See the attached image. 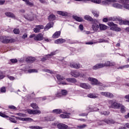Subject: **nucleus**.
<instances>
[{
	"instance_id": "1",
	"label": "nucleus",
	"mask_w": 129,
	"mask_h": 129,
	"mask_svg": "<svg viewBox=\"0 0 129 129\" xmlns=\"http://www.w3.org/2000/svg\"><path fill=\"white\" fill-rule=\"evenodd\" d=\"M109 21H112L114 22L115 21H118L119 22V25L122 26V25H127L129 26L128 20H122L121 18L117 17H110L109 18Z\"/></svg>"
},
{
	"instance_id": "2",
	"label": "nucleus",
	"mask_w": 129,
	"mask_h": 129,
	"mask_svg": "<svg viewBox=\"0 0 129 129\" xmlns=\"http://www.w3.org/2000/svg\"><path fill=\"white\" fill-rule=\"evenodd\" d=\"M108 26L111 27L110 30L112 31H115V32H120L121 31V28L118 27L117 24H115L113 22H108Z\"/></svg>"
},
{
	"instance_id": "3",
	"label": "nucleus",
	"mask_w": 129,
	"mask_h": 129,
	"mask_svg": "<svg viewBox=\"0 0 129 129\" xmlns=\"http://www.w3.org/2000/svg\"><path fill=\"white\" fill-rule=\"evenodd\" d=\"M108 103L109 107H110L111 108H115L116 109H119L121 104L116 102H113V101L112 100L109 101Z\"/></svg>"
},
{
	"instance_id": "4",
	"label": "nucleus",
	"mask_w": 129,
	"mask_h": 129,
	"mask_svg": "<svg viewBox=\"0 0 129 129\" xmlns=\"http://www.w3.org/2000/svg\"><path fill=\"white\" fill-rule=\"evenodd\" d=\"M88 80H89V81H91L92 85H100V86L102 85V84L100 82H98V80L95 78H89Z\"/></svg>"
},
{
	"instance_id": "5",
	"label": "nucleus",
	"mask_w": 129,
	"mask_h": 129,
	"mask_svg": "<svg viewBox=\"0 0 129 129\" xmlns=\"http://www.w3.org/2000/svg\"><path fill=\"white\" fill-rule=\"evenodd\" d=\"M100 94H101V95H103V96L108 97V98H113V97H114V96L112 93L108 92H101L100 93Z\"/></svg>"
},
{
	"instance_id": "6",
	"label": "nucleus",
	"mask_w": 129,
	"mask_h": 129,
	"mask_svg": "<svg viewBox=\"0 0 129 129\" xmlns=\"http://www.w3.org/2000/svg\"><path fill=\"white\" fill-rule=\"evenodd\" d=\"M26 111L29 114H40L41 111L39 110H32L30 109H27Z\"/></svg>"
},
{
	"instance_id": "7",
	"label": "nucleus",
	"mask_w": 129,
	"mask_h": 129,
	"mask_svg": "<svg viewBox=\"0 0 129 129\" xmlns=\"http://www.w3.org/2000/svg\"><path fill=\"white\" fill-rule=\"evenodd\" d=\"M43 29H44V26L42 25H36V27L33 29V32L34 33H40L41 30H43Z\"/></svg>"
},
{
	"instance_id": "8",
	"label": "nucleus",
	"mask_w": 129,
	"mask_h": 129,
	"mask_svg": "<svg viewBox=\"0 0 129 129\" xmlns=\"http://www.w3.org/2000/svg\"><path fill=\"white\" fill-rule=\"evenodd\" d=\"M70 66L71 68H75V69H79V68H81V67H82L81 64L80 63H77L75 62H71Z\"/></svg>"
},
{
	"instance_id": "9",
	"label": "nucleus",
	"mask_w": 129,
	"mask_h": 129,
	"mask_svg": "<svg viewBox=\"0 0 129 129\" xmlns=\"http://www.w3.org/2000/svg\"><path fill=\"white\" fill-rule=\"evenodd\" d=\"M34 39L35 41H42L44 40V36L41 33H39L34 37Z\"/></svg>"
},
{
	"instance_id": "10",
	"label": "nucleus",
	"mask_w": 129,
	"mask_h": 129,
	"mask_svg": "<svg viewBox=\"0 0 129 129\" xmlns=\"http://www.w3.org/2000/svg\"><path fill=\"white\" fill-rule=\"evenodd\" d=\"M71 74L73 76V77H83V75H81L80 73L77 71L71 72Z\"/></svg>"
},
{
	"instance_id": "11",
	"label": "nucleus",
	"mask_w": 129,
	"mask_h": 129,
	"mask_svg": "<svg viewBox=\"0 0 129 129\" xmlns=\"http://www.w3.org/2000/svg\"><path fill=\"white\" fill-rule=\"evenodd\" d=\"M17 119L19 120H22L23 121H34V120L30 117H26V118H21L20 117H16Z\"/></svg>"
},
{
	"instance_id": "12",
	"label": "nucleus",
	"mask_w": 129,
	"mask_h": 129,
	"mask_svg": "<svg viewBox=\"0 0 129 129\" xmlns=\"http://www.w3.org/2000/svg\"><path fill=\"white\" fill-rule=\"evenodd\" d=\"M103 67H104L103 63H97L93 67V69L94 70H97V69H100L101 68H103Z\"/></svg>"
},
{
	"instance_id": "13",
	"label": "nucleus",
	"mask_w": 129,
	"mask_h": 129,
	"mask_svg": "<svg viewBox=\"0 0 129 129\" xmlns=\"http://www.w3.org/2000/svg\"><path fill=\"white\" fill-rule=\"evenodd\" d=\"M12 40L13 39H9V37L7 36H4L2 43H3V44H9V43H12Z\"/></svg>"
},
{
	"instance_id": "14",
	"label": "nucleus",
	"mask_w": 129,
	"mask_h": 129,
	"mask_svg": "<svg viewBox=\"0 0 129 129\" xmlns=\"http://www.w3.org/2000/svg\"><path fill=\"white\" fill-rule=\"evenodd\" d=\"M57 127L59 129H68V125L62 123L58 124Z\"/></svg>"
},
{
	"instance_id": "15",
	"label": "nucleus",
	"mask_w": 129,
	"mask_h": 129,
	"mask_svg": "<svg viewBox=\"0 0 129 129\" xmlns=\"http://www.w3.org/2000/svg\"><path fill=\"white\" fill-rule=\"evenodd\" d=\"M26 61H27L28 63H33V62L36 61V58L29 56L26 58Z\"/></svg>"
},
{
	"instance_id": "16",
	"label": "nucleus",
	"mask_w": 129,
	"mask_h": 129,
	"mask_svg": "<svg viewBox=\"0 0 129 129\" xmlns=\"http://www.w3.org/2000/svg\"><path fill=\"white\" fill-rule=\"evenodd\" d=\"M66 42V40L63 38H59L58 39H56L55 40V44H62V43H65Z\"/></svg>"
},
{
	"instance_id": "17",
	"label": "nucleus",
	"mask_w": 129,
	"mask_h": 129,
	"mask_svg": "<svg viewBox=\"0 0 129 129\" xmlns=\"http://www.w3.org/2000/svg\"><path fill=\"white\" fill-rule=\"evenodd\" d=\"M80 87L84 88L85 89H90L91 87L89 85H87L86 83H82L80 84Z\"/></svg>"
},
{
	"instance_id": "18",
	"label": "nucleus",
	"mask_w": 129,
	"mask_h": 129,
	"mask_svg": "<svg viewBox=\"0 0 129 129\" xmlns=\"http://www.w3.org/2000/svg\"><path fill=\"white\" fill-rule=\"evenodd\" d=\"M56 53L55 52H51L50 54L46 55V57H43L41 60L42 61H46L49 59L48 56H54Z\"/></svg>"
},
{
	"instance_id": "19",
	"label": "nucleus",
	"mask_w": 129,
	"mask_h": 129,
	"mask_svg": "<svg viewBox=\"0 0 129 129\" xmlns=\"http://www.w3.org/2000/svg\"><path fill=\"white\" fill-rule=\"evenodd\" d=\"M116 0H104L102 1L103 5H107L108 3H116Z\"/></svg>"
},
{
	"instance_id": "20",
	"label": "nucleus",
	"mask_w": 129,
	"mask_h": 129,
	"mask_svg": "<svg viewBox=\"0 0 129 129\" xmlns=\"http://www.w3.org/2000/svg\"><path fill=\"white\" fill-rule=\"evenodd\" d=\"M92 29H93V31H98V29H99V25L97 23H93Z\"/></svg>"
},
{
	"instance_id": "21",
	"label": "nucleus",
	"mask_w": 129,
	"mask_h": 129,
	"mask_svg": "<svg viewBox=\"0 0 129 129\" xmlns=\"http://www.w3.org/2000/svg\"><path fill=\"white\" fill-rule=\"evenodd\" d=\"M70 113L60 114L59 117L61 118H69L70 117Z\"/></svg>"
},
{
	"instance_id": "22",
	"label": "nucleus",
	"mask_w": 129,
	"mask_h": 129,
	"mask_svg": "<svg viewBox=\"0 0 129 129\" xmlns=\"http://www.w3.org/2000/svg\"><path fill=\"white\" fill-rule=\"evenodd\" d=\"M61 35V31H56L52 35L53 39H57Z\"/></svg>"
},
{
	"instance_id": "23",
	"label": "nucleus",
	"mask_w": 129,
	"mask_h": 129,
	"mask_svg": "<svg viewBox=\"0 0 129 129\" xmlns=\"http://www.w3.org/2000/svg\"><path fill=\"white\" fill-rule=\"evenodd\" d=\"M5 15L7 17H9V18H13V19H15L16 18L14 13H12L11 12H6Z\"/></svg>"
},
{
	"instance_id": "24",
	"label": "nucleus",
	"mask_w": 129,
	"mask_h": 129,
	"mask_svg": "<svg viewBox=\"0 0 129 129\" xmlns=\"http://www.w3.org/2000/svg\"><path fill=\"white\" fill-rule=\"evenodd\" d=\"M73 18L74 20L77 21V22H83V19L81 17H79L77 16H73Z\"/></svg>"
},
{
	"instance_id": "25",
	"label": "nucleus",
	"mask_w": 129,
	"mask_h": 129,
	"mask_svg": "<svg viewBox=\"0 0 129 129\" xmlns=\"http://www.w3.org/2000/svg\"><path fill=\"white\" fill-rule=\"evenodd\" d=\"M104 67H108V66H114L115 63L113 62H110V61H107L105 63H103Z\"/></svg>"
},
{
	"instance_id": "26",
	"label": "nucleus",
	"mask_w": 129,
	"mask_h": 129,
	"mask_svg": "<svg viewBox=\"0 0 129 129\" xmlns=\"http://www.w3.org/2000/svg\"><path fill=\"white\" fill-rule=\"evenodd\" d=\"M57 14L59 15L60 16H62V17H66V16H68V14L67 12H63V11H57Z\"/></svg>"
},
{
	"instance_id": "27",
	"label": "nucleus",
	"mask_w": 129,
	"mask_h": 129,
	"mask_svg": "<svg viewBox=\"0 0 129 129\" xmlns=\"http://www.w3.org/2000/svg\"><path fill=\"white\" fill-rule=\"evenodd\" d=\"M66 80L68 82H71V83H76V82H77V81L75 78H67L66 79Z\"/></svg>"
},
{
	"instance_id": "28",
	"label": "nucleus",
	"mask_w": 129,
	"mask_h": 129,
	"mask_svg": "<svg viewBox=\"0 0 129 129\" xmlns=\"http://www.w3.org/2000/svg\"><path fill=\"white\" fill-rule=\"evenodd\" d=\"M112 7L114 8H116V9H123V6L120 5V4H116V3H114L112 5Z\"/></svg>"
},
{
	"instance_id": "29",
	"label": "nucleus",
	"mask_w": 129,
	"mask_h": 129,
	"mask_svg": "<svg viewBox=\"0 0 129 129\" xmlns=\"http://www.w3.org/2000/svg\"><path fill=\"white\" fill-rule=\"evenodd\" d=\"M104 121L107 124H110V123H115V121H114V120H113L112 119H105Z\"/></svg>"
},
{
	"instance_id": "30",
	"label": "nucleus",
	"mask_w": 129,
	"mask_h": 129,
	"mask_svg": "<svg viewBox=\"0 0 129 129\" xmlns=\"http://www.w3.org/2000/svg\"><path fill=\"white\" fill-rule=\"evenodd\" d=\"M53 26H54V23H53V22H49L46 25L45 29L49 30V29L53 27Z\"/></svg>"
},
{
	"instance_id": "31",
	"label": "nucleus",
	"mask_w": 129,
	"mask_h": 129,
	"mask_svg": "<svg viewBox=\"0 0 129 129\" xmlns=\"http://www.w3.org/2000/svg\"><path fill=\"white\" fill-rule=\"evenodd\" d=\"M62 94L61 92H57L54 95V99H56L57 98H60V97H62Z\"/></svg>"
},
{
	"instance_id": "32",
	"label": "nucleus",
	"mask_w": 129,
	"mask_h": 129,
	"mask_svg": "<svg viewBox=\"0 0 129 129\" xmlns=\"http://www.w3.org/2000/svg\"><path fill=\"white\" fill-rule=\"evenodd\" d=\"M84 19L86 21H90V22H93V19L92 17H90L88 15H86L84 16Z\"/></svg>"
},
{
	"instance_id": "33",
	"label": "nucleus",
	"mask_w": 129,
	"mask_h": 129,
	"mask_svg": "<svg viewBox=\"0 0 129 129\" xmlns=\"http://www.w3.org/2000/svg\"><path fill=\"white\" fill-rule=\"evenodd\" d=\"M53 113H56V114H60L62 113V110L61 109H56L52 111Z\"/></svg>"
},
{
	"instance_id": "34",
	"label": "nucleus",
	"mask_w": 129,
	"mask_h": 129,
	"mask_svg": "<svg viewBox=\"0 0 129 129\" xmlns=\"http://www.w3.org/2000/svg\"><path fill=\"white\" fill-rule=\"evenodd\" d=\"M100 30L102 31H104L106 29H107V26L104 24H99Z\"/></svg>"
},
{
	"instance_id": "35",
	"label": "nucleus",
	"mask_w": 129,
	"mask_h": 129,
	"mask_svg": "<svg viewBox=\"0 0 129 129\" xmlns=\"http://www.w3.org/2000/svg\"><path fill=\"white\" fill-rule=\"evenodd\" d=\"M48 20L50 21H55V20H56V16H55V15H54L53 14H51V15L49 16Z\"/></svg>"
},
{
	"instance_id": "36",
	"label": "nucleus",
	"mask_w": 129,
	"mask_h": 129,
	"mask_svg": "<svg viewBox=\"0 0 129 129\" xmlns=\"http://www.w3.org/2000/svg\"><path fill=\"white\" fill-rule=\"evenodd\" d=\"M93 16L95 17L96 18H98L99 17V12L96 11H93L92 12Z\"/></svg>"
},
{
	"instance_id": "37",
	"label": "nucleus",
	"mask_w": 129,
	"mask_h": 129,
	"mask_svg": "<svg viewBox=\"0 0 129 129\" xmlns=\"http://www.w3.org/2000/svg\"><path fill=\"white\" fill-rule=\"evenodd\" d=\"M119 108L120 109L121 113H124V112H125V107H124V106L121 104Z\"/></svg>"
},
{
	"instance_id": "38",
	"label": "nucleus",
	"mask_w": 129,
	"mask_h": 129,
	"mask_svg": "<svg viewBox=\"0 0 129 129\" xmlns=\"http://www.w3.org/2000/svg\"><path fill=\"white\" fill-rule=\"evenodd\" d=\"M60 93L62 96H65L68 94V91L66 90H61Z\"/></svg>"
},
{
	"instance_id": "39",
	"label": "nucleus",
	"mask_w": 129,
	"mask_h": 129,
	"mask_svg": "<svg viewBox=\"0 0 129 129\" xmlns=\"http://www.w3.org/2000/svg\"><path fill=\"white\" fill-rule=\"evenodd\" d=\"M28 21H34V16L33 15H28L27 17H25Z\"/></svg>"
},
{
	"instance_id": "40",
	"label": "nucleus",
	"mask_w": 129,
	"mask_h": 129,
	"mask_svg": "<svg viewBox=\"0 0 129 129\" xmlns=\"http://www.w3.org/2000/svg\"><path fill=\"white\" fill-rule=\"evenodd\" d=\"M88 97H90V98H97V96L95 94L90 93L88 95Z\"/></svg>"
},
{
	"instance_id": "41",
	"label": "nucleus",
	"mask_w": 129,
	"mask_h": 129,
	"mask_svg": "<svg viewBox=\"0 0 129 129\" xmlns=\"http://www.w3.org/2000/svg\"><path fill=\"white\" fill-rule=\"evenodd\" d=\"M31 106L33 108V109H39V106L36 103L31 104Z\"/></svg>"
},
{
	"instance_id": "42",
	"label": "nucleus",
	"mask_w": 129,
	"mask_h": 129,
	"mask_svg": "<svg viewBox=\"0 0 129 129\" xmlns=\"http://www.w3.org/2000/svg\"><path fill=\"white\" fill-rule=\"evenodd\" d=\"M0 92L2 93H6L7 92V87H2L0 88Z\"/></svg>"
},
{
	"instance_id": "43",
	"label": "nucleus",
	"mask_w": 129,
	"mask_h": 129,
	"mask_svg": "<svg viewBox=\"0 0 129 129\" xmlns=\"http://www.w3.org/2000/svg\"><path fill=\"white\" fill-rule=\"evenodd\" d=\"M87 126V125L86 124H83L82 125H79L77 126V127L78 129H83V128H85Z\"/></svg>"
},
{
	"instance_id": "44",
	"label": "nucleus",
	"mask_w": 129,
	"mask_h": 129,
	"mask_svg": "<svg viewBox=\"0 0 129 129\" xmlns=\"http://www.w3.org/2000/svg\"><path fill=\"white\" fill-rule=\"evenodd\" d=\"M56 78L58 80H59V81H62V80H64V78L61 77L60 75H57Z\"/></svg>"
},
{
	"instance_id": "45",
	"label": "nucleus",
	"mask_w": 129,
	"mask_h": 129,
	"mask_svg": "<svg viewBox=\"0 0 129 129\" xmlns=\"http://www.w3.org/2000/svg\"><path fill=\"white\" fill-rule=\"evenodd\" d=\"M26 4L27 5V6H29L30 7H32V6H34V4H33L32 2H30V0H27Z\"/></svg>"
},
{
	"instance_id": "46",
	"label": "nucleus",
	"mask_w": 129,
	"mask_h": 129,
	"mask_svg": "<svg viewBox=\"0 0 129 129\" xmlns=\"http://www.w3.org/2000/svg\"><path fill=\"white\" fill-rule=\"evenodd\" d=\"M0 116H2V117H9V116L7 115L6 114L0 112Z\"/></svg>"
},
{
	"instance_id": "47",
	"label": "nucleus",
	"mask_w": 129,
	"mask_h": 129,
	"mask_svg": "<svg viewBox=\"0 0 129 129\" xmlns=\"http://www.w3.org/2000/svg\"><path fill=\"white\" fill-rule=\"evenodd\" d=\"M9 108H10V109H13L14 110H17V107H16L14 105H10L9 106Z\"/></svg>"
},
{
	"instance_id": "48",
	"label": "nucleus",
	"mask_w": 129,
	"mask_h": 129,
	"mask_svg": "<svg viewBox=\"0 0 129 129\" xmlns=\"http://www.w3.org/2000/svg\"><path fill=\"white\" fill-rule=\"evenodd\" d=\"M91 2L95 4H100V3H101V0H91Z\"/></svg>"
},
{
	"instance_id": "49",
	"label": "nucleus",
	"mask_w": 129,
	"mask_h": 129,
	"mask_svg": "<svg viewBox=\"0 0 129 129\" xmlns=\"http://www.w3.org/2000/svg\"><path fill=\"white\" fill-rule=\"evenodd\" d=\"M101 114H103L104 115H108L109 114V111H103L100 112Z\"/></svg>"
},
{
	"instance_id": "50",
	"label": "nucleus",
	"mask_w": 129,
	"mask_h": 129,
	"mask_svg": "<svg viewBox=\"0 0 129 129\" xmlns=\"http://www.w3.org/2000/svg\"><path fill=\"white\" fill-rule=\"evenodd\" d=\"M13 32L14 33V34H20V29H15L13 30Z\"/></svg>"
},
{
	"instance_id": "51",
	"label": "nucleus",
	"mask_w": 129,
	"mask_h": 129,
	"mask_svg": "<svg viewBox=\"0 0 129 129\" xmlns=\"http://www.w3.org/2000/svg\"><path fill=\"white\" fill-rule=\"evenodd\" d=\"M123 8H124V9H126V10H129V4H124Z\"/></svg>"
},
{
	"instance_id": "52",
	"label": "nucleus",
	"mask_w": 129,
	"mask_h": 129,
	"mask_svg": "<svg viewBox=\"0 0 129 129\" xmlns=\"http://www.w3.org/2000/svg\"><path fill=\"white\" fill-rule=\"evenodd\" d=\"M9 120H11L12 122H14V123H16L17 122V120L14 118L10 117Z\"/></svg>"
},
{
	"instance_id": "53",
	"label": "nucleus",
	"mask_w": 129,
	"mask_h": 129,
	"mask_svg": "<svg viewBox=\"0 0 129 129\" xmlns=\"http://www.w3.org/2000/svg\"><path fill=\"white\" fill-rule=\"evenodd\" d=\"M99 109L96 108L94 106H93V108L91 109L90 111H98Z\"/></svg>"
},
{
	"instance_id": "54",
	"label": "nucleus",
	"mask_w": 129,
	"mask_h": 129,
	"mask_svg": "<svg viewBox=\"0 0 129 129\" xmlns=\"http://www.w3.org/2000/svg\"><path fill=\"white\" fill-rule=\"evenodd\" d=\"M17 115H19V116H22V117H25L26 116L25 114H23L22 113H17Z\"/></svg>"
},
{
	"instance_id": "55",
	"label": "nucleus",
	"mask_w": 129,
	"mask_h": 129,
	"mask_svg": "<svg viewBox=\"0 0 129 129\" xmlns=\"http://www.w3.org/2000/svg\"><path fill=\"white\" fill-rule=\"evenodd\" d=\"M11 63H17L18 62V59H11L10 60Z\"/></svg>"
},
{
	"instance_id": "56",
	"label": "nucleus",
	"mask_w": 129,
	"mask_h": 129,
	"mask_svg": "<svg viewBox=\"0 0 129 129\" xmlns=\"http://www.w3.org/2000/svg\"><path fill=\"white\" fill-rule=\"evenodd\" d=\"M121 4H123V3H128L129 0H119Z\"/></svg>"
},
{
	"instance_id": "57",
	"label": "nucleus",
	"mask_w": 129,
	"mask_h": 129,
	"mask_svg": "<svg viewBox=\"0 0 129 129\" xmlns=\"http://www.w3.org/2000/svg\"><path fill=\"white\" fill-rule=\"evenodd\" d=\"M8 78L10 80H15V77H14L13 76H8Z\"/></svg>"
},
{
	"instance_id": "58",
	"label": "nucleus",
	"mask_w": 129,
	"mask_h": 129,
	"mask_svg": "<svg viewBox=\"0 0 129 129\" xmlns=\"http://www.w3.org/2000/svg\"><path fill=\"white\" fill-rule=\"evenodd\" d=\"M26 38H28V34L27 33L23 34L22 36V39H26Z\"/></svg>"
},
{
	"instance_id": "59",
	"label": "nucleus",
	"mask_w": 129,
	"mask_h": 129,
	"mask_svg": "<svg viewBox=\"0 0 129 129\" xmlns=\"http://www.w3.org/2000/svg\"><path fill=\"white\" fill-rule=\"evenodd\" d=\"M86 44L87 45H93V44H95V42H93V41H90V42H87Z\"/></svg>"
},
{
	"instance_id": "60",
	"label": "nucleus",
	"mask_w": 129,
	"mask_h": 129,
	"mask_svg": "<svg viewBox=\"0 0 129 129\" xmlns=\"http://www.w3.org/2000/svg\"><path fill=\"white\" fill-rule=\"evenodd\" d=\"M33 129H42V127L39 126H35L33 127Z\"/></svg>"
},
{
	"instance_id": "61",
	"label": "nucleus",
	"mask_w": 129,
	"mask_h": 129,
	"mask_svg": "<svg viewBox=\"0 0 129 129\" xmlns=\"http://www.w3.org/2000/svg\"><path fill=\"white\" fill-rule=\"evenodd\" d=\"M79 29L81 30V31H83L84 27L82 24L79 25Z\"/></svg>"
},
{
	"instance_id": "62",
	"label": "nucleus",
	"mask_w": 129,
	"mask_h": 129,
	"mask_svg": "<svg viewBox=\"0 0 129 129\" xmlns=\"http://www.w3.org/2000/svg\"><path fill=\"white\" fill-rule=\"evenodd\" d=\"M5 0H0V5H3L5 4Z\"/></svg>"
},
{
	"instance_id": "63",
	"label": "nucleus",
	"mask_w": 129,
	"mask_h": 129,
	"mask_svg": "<svg viewBox=\"0 0 129 129\" xmlns=\"http://www.w3.org/2000/svg\"><path fill=\"white\" fill-rule=\"evenodd\" d=\"M98 123L99 125H102L103 124V121H99Z\"/></svg>"
},
{
	"instance_id": "64",
	"label": "nucleus",
	"mask_w": 129,
	"mask_h": 129,
	"mask_svg": "<svg viewBox=\"0 0 129 129\" xmlns=\"http://www.w3.org/2000/svg\"><path fill=\"white\" fill-rule=\"evenodd\" d=\"M124 98H125V99H128V100L129 101V94L125 96Z\"/></svg>"
}]
</instances>
